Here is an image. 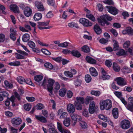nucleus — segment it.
Returning <instances> with one entry per match:
<instances>
[{
	"instance_id": "1",
	"label": "nucleus",
	"mask_w": 133,
	"mask_h": 133,
	"mask_svg": "<svg viewBox=\"0 0 133 133\" xmlns=\"http://www.w3.org/2000/svg\"><path fill=\"white\" fill-rule=\"evenodd\" d=\"M112 102L111 100L108 99L103 100L100 102V109L109 110L112 107Z\"/></svg>"
},
{
	"instance_id": "2",
	"label": "nucleus",
	"mask_w": 133,
	"mask_h": 133,
	"mask_svg": "<svg viewBox=\"0 0 133 133\" xmlns=\"http://www.w3.org/2000/svg\"><path fill=\"white\" fill-rule=\"evenodd\" d=\"M112 19V18L107 15H103L100 16V25L103 26L105 24L108 25L109 23L107 20L111 21Z\"/></svg>"
},
{
	"instance_id": "3",
	"label": "nucleus",
	"mask_w": 133,
	"mask_h": 133,
	"mask_svg": "<svg viewBox=\"0 0 133 133\" xmlns=\"http://www.w3.org/2000/svg\"><path fill=\"white\" fill-rule=\"evenodd\" d=\"M98 110V107L97 106H95L94 101H92L90 103L89 109V112L90 113L93 114Z\"/></svg>"
},
{
	"instance_id": "4",
	"label": "nucleus",
	"mask_w": 133,
	"mask_h": 133,
	"mask_svg": "<svg viewBox=\"0 0 133 133\" xmlns=\"http://www.w3.org/2000/svg\"><path fill=\"white\" fill-rule=\"evenodd\" d=\"M50 21H48L47 22H38V28L41 30L44 29H49L52 27V26H48L47 27H43V26H46L48 25L50 22Z\"/></svg>"
},
{
	"instance_id": "5",
	"label": "nucleus",
	"mask_w": 133,
	"mask_h": 133,
	"mask_svg": "<svg viewBox=\"0 0 133 133\" xmlns=\"http://www.w3.org/2000/svg\"><path fill=\"white\" fill-rule=\"evenodd\" d=\"M115 81L118 85L121 86H124L127 84V81L122 77H117L116 78Z\"/></svg>"
},
{
	"instance_id": "6",
	"label": "nucleus",
	"mask_w": 133,
	"mask_h": 133,
	"mask_svg": "<svg viewBox=\"0 0 133 133\" xmlns=\"http://www.w3.org/2000/svg\"><path fill=\"white\" fill-rule=\"evenodd\" d=\"M79 22L85 26H91L92 25V24L91 22H90L88 20L85 18H81L79 19Z\"/></svg>"
},
{
	"instance_id": "7",
	"label": "nucleus",
	"mask_w": 133,
	"mask_h": 133,
	"mask_svg": "<svg viewBox=\"0 0 133 133\" xmlns=\"http://www.w3.org/2000/svg\"><path fill=\"white\" fill-rule=\"evenodd\" d=\"M121 127L123 129H127L130 126V122L127 120H123L121 123Z\"/></svg>"
},
{
	"instance_id": "8",
	"label": "nucleus",
	"mask_w": 133,
	"mask_h": 133,
	"mask_svg": "<svg viewBox=\"0 0 133 133\" xmlns=\"http://www.w3.org/2000/svg\"><path fill=\"white\" fill-rule=\"evenodd\" d=\"M48 84L47 85V88L48 91L52 94V86L55 82V81L52 79H49L48 80Z\"/></svg>"
},
{
	"instance_id": "9",
	"label": "nucleus",
	"mask_w": 133,
	"mask_h": 133,
	"mask_svg": "<svg viewBox=\"0 0 133 133\" xmlns=\"http://www.w3.org/2000/svg\"><path fill=\"white\" fill-rule=\"evenodd\" d=\"M106 8L108 9V11L111 14L115 15L118 13V10L115 7L110 6H106Z\"/></svg>"
},
{
	"instance_id": "10",
	"label": "nucleus",
	"mask_w": 133,
	"mask_h": 133,
	"mask_svg": "<svg viewBox=\"0 0 133 133\" xmlns=\"http://www.w3.org/2000/svg\"><path fill=\"white\" fill-rule=\"evenodd\" d=\"M32 13L31 8L29 6H26L24 9V14L26 17H29L31 16Z\"/></svg>"
},
{
	"instance_id": "11",
	"label": "nucleus",
	"mask_w": 133,
	"mask_h": 133,
	"mask_svg": "<svg viewBox=\"0 0 133 133\" xmlns=\"http://www.w3.org/2000/svg\"><path fill=\"white\" fill-rule=\"evenodd\" d=\"M11 123L15 126H17L21 123L22 120L19 118H14L11 119Z\"/></svg>"
},
{
	"instance_id": "12",
	"label": "nucleus",
	"mask_w": 133,
	"mask_h": 133,
	"mask_svg": "<svg viewBox=\"0 0 133 133\" xmlns=\"http://www.w3.org/2000/svg\"><path fill=\"white\" fill-rule=\"evenodd\" d=\"M101 73L102 74L101 78L103 80H106L109 79L110 77V76L107 75V74L104 70L103 68H101Z\"/></svg>"
},
{
	"instance_id": "13",
	"label": "nucleus",
	"mask_w": 133,
	"mask_h": 133,
	"mask_svg": "<svg viewBox=\"0 0 133 133\" xmlns=\"http://www.w3.org/2000/svg\"><path fill=\"white\" fill-rule=\"evenodd\" d=\"M57 128L58 130L61 132L64 133H70L69 131L65 130L62 128V124L59 123L57 122Z\"/></svg>"
},
{
	"instance_id": "14",
	"label": "nucleus",
	"mask_w": 133,
	"mask_h": 133,
	"mask_svg": "<svg viewBox=\"0 0 133 133\" xmlns=\"http://www.w3.org/2000/svg\"><path fill=\"white\" fill-rule=\"evenodd\" d=\"M72 119L74 121H79L81 119V117L79 115L75 114H72L70 115Z\"/></svg>"
},
{
	"instance_id": "15",
	"label": "nucleus",
	"mask_w": 133,
	"mask_h": 133,
	"mask_svg": "<svg viewBox=\"0 0 133 133\" xmlns=\"http://www.w3.org/2000/svg\"><path fill=\"white\" fill-rule=\"evenodd\" d=\"M67 109L68 111L70 113H73L75 110L74 106L72 104L69 103L67 106Z\"/></svg>"
},
{
	"instance_id": "16",
	"label": "nucleus",
	"mask_w": 133,
	"mask_h": 133,
	"mask_svg": "<svg viewBox=\"0 0 133 133\" xmlns=\"http://www.w3.org/2000/svg\"><path fill=\"white\" fill-rule=\"evenodd\" d=\"M35 6L37 8L39 11H43L44 10L43 5L41 3L36 1L35 2Z\"/></svg>"
},
{
	"instance_id": "17",
	"label": "nucleus",
	"mask_w": 133,
	"mask_h": 133,
	"mask_svg": "<svg viewBox=\"0 0 133 133\" xmlns=\"http://www.w3.org/2000/svg\"><path fill=\"white\" fill-rule=\"evenodd\" d=\"M86 61L88 63L92 64H95L96 63V61L90 56H87L85 58Z\"/></svg>"
},
{
	"instance_id": "18",
	"label": "nucleus",
	"mask_w": 133,
	"mask_h": 133,
	"mask_svg": "<svg viewBox=\"0 0 133 133\" xmlns=\"http://www.w3.org/2000/svg\"><path fill=\"white\" fill-rule=\"evenodd\" d=\"M35 117L36 119L42 123H46L47 122L46 118L43 116L36 115Z\"/></svg>"
},
{
	"instance_id": "19",
	"label": "nucleus",
	"mask_w": 133,
	"mask_h": 133,
	"mask_svg": "<svg viewBox=\"0 0 133 133\" xmlns=\"http://www.w3.org/2000/svg\"><path fill=\"white\" fill-rule=\"evenodd\" d=\"M112 114L114 118H117L118 116V109L116 108H114L112 110Z\"/></svg>"
},
{
	"instance_id": "20",
	"label": "nucleus",
	"mask_w": 133,
	"mask_h": 133,
	"mask_svg": "<svg viewBox=\"0 0 133 133\" xmlns=\"http://www.w3.org/2000/svg\"><path fill=\"white\" fill-rule=\"evenodd\" d=\"M90 74L94 76H96L98 75V72L96 69L93 67H91L89 69Z\"/></svg>"
},
{
	"instance_id": "21",
	"label": "nucleus",
	"mask_w": 133,
	"mask_h": 133,
	"mask_svg": "<svg viewBox=\"0 0 133 133\" xmlns=\"http://www.w3.org/2000/svg\"><path fill=\"white\" fill-rule=\"evenodd\" d=\"M71 53L73 56L77 57H79L81 55L80 53L77 50H73L71 52Z\"/></svg>"
},
{
	"instance_id": "22",
	"label": "nucleus",
	"mask_w": 133,
	"mask_h": 133,
	"mask_svg": "<svg viewBox=\"0 0 133 133\" xmlns=\"http://www.w3.org/2000/svg\"><path fill=\"white\" fill-rule=\"evenodd\" d=\"M94 29L95 32L97 35L100 34V27L98 24H96L94 25Z\"/></svg>"
},
{
	"instance_id": "23",
	"label": "nucleus",
	"mask_w": 133,
	"mask_h": 133,
	"mask_svg": "<svg viewBox=\"0 0 133 133\" xmlns=\"http://www.w3.org/2000/svg\"><path fill=\"white\" fill-rule=\"evenodd\" d=\"M42 17V15L40 13H36L35 15L34 18L35 20L38 21Z\"/></svg>"
},
{
	"instance_id": "24",
	"label": "nucleus",
	"mask_w": 133,
	"mask_h": 133,
	"mask_svg": "<svg viewBox=\"0 0 133 133\" xmlns=\"http://www.w3.org/2000/svg\"><path fill=\"white\" fill-rule=\"evenodd\" d=\"M113 42L114 43V47L113 48V50L114 51L118 50L119 49V46L118 42L115 40H113Z\"/></svg>"
},
{
	"instance_id": "25",
	"label": "nucleus",
	"mask_w": 133,
	"mask_h": 133,
	"mask_svg": "<svg viewBox=\"0 0 133 133\" xmlns=\"http://www.w3.org/2000/svg\"><path fill=\"white\" fill-rule=\"evenodd\" d=\"M11 8L15 13H19V12L18 7L16 5H11Z\"/></svg>"
},
{
	"instance_id": "26",
	"label": "nucleus",
	"mask_w": 133,
	"mask_h": 133,
	"mask_svg": "<svg viewBox=\"0 0 133 133\" xmlns=\"http://www.w3.org/2000/svg\"><path fill=\"white\" fill-rule=\"evenodd\" d=\"M82 50L84 52L88 53L90 51V49L89 47L85 45L81 48Z\"/></svg>"
},
{
	"instance_id": "27",
	"label": "nucleus",
	"mask_w": 133,
	"mask_h": 133,
	"mask_svg": "<svg viewBox=\"0 0 133 133\" xmlns=\"http://www.w3.org/2000/svg\"><path fill=\"white\" fill-rule=\"evenodd\" d=\"M77 101H75V102L79 103L81 104H84L85 103V100H84V98L81 97H76Z\"/></svg>"
},
{
	"instance_id": "28",
	"label": "nucleus",
	"mask_w": 133,
	"mask_h": 133,
	"mask_svg": "<svg viewBox=\"0 0 133 133\" xmlns=\"http://www.w3.org/2000/svg\"><path fill=\"white\" fill-rule=\"evenodd\" d=\"M121 70L125 74L129 73L131 72V69L126 67H124L122 68Z\"/></svg>"
},
{
	"instance_id": "29",
	"label": "nucleus",
	"mask_w": 133,
	"mask_h": 133,
	"mask_svg": "<svg viewBox=\"0 0 133 133\" xmlns=\"http://www.w3.org/2000/svg\"><path fill=\"white\" fill-rule=\"evenodd\" d=\"M74 105L76 108L77 110H81L82 109V106L81 104L79 103L75 102Z\"/></svg>"
},
{
	"instance_id": "30",
	"label": "nucleus",
	"mask_w": 133,
	"mask_h": 133,
	"mask_svg": "<svg viewBox=\"0 0 133 133\" xmlns=\"http://www.w3.org/2000/svg\"><path fill=\"white\" fill-rule=\"evenodd\" d=\"M22 39L23 41L25 42H27L30 39V36L28 34H26L24 35L22 37Z\"/></svg>"
},
{
	"instance_id": "31",
	"label": "nucleus",
	"mask_w": 133,
	"mask_h": 133,
	"mask_svg": "<svg viewBox=\"0 0 133 133\" xmlns=\"http://www.w3.org/2000/svg\"><path fill=\"white\" fill-rule=\"evenodd\" d=\"M86 17L93 22H95L96 21L95 17L92 14L87 13L86 14Z\"/></svg>"
},
{
	"instance_id": "32",
	"label": "nucleus",
	"mask_w": 133,
	"mask_h": 133,
	"mask_svg": "<svg viewBox=\"0 0 133 133\" xmlns=\"http://www.w3.org/2000/svg\"><path fill=\"white\" fill-rule=\"evenodd\" d=\"M93 97L90 96H88L85 98V104L87 105L88 104L89 102L93 100Z\"/></svg>"
},
{
	"instance_id": "33",
	"label": "nucleus",
	"mask_w": 133,
	"mask_h": 133,
	"mask_svg": "<svg viewBox=\"0 0 133 133\" xmlns=\"http://www.w3.org/2000/svg\"><path fill=\"white\" fill-rule=\"evenodd\" d=\"M66 90L65 89H62L60 90L59 92V95L62 97L64 96L66 93Z\"/></svg>"
},
{
	"instance_id": "34",
	"label": "nucleus",
	"mask_w": 133,
	"mask_h": 133,
	"mask_svg": "<svg viewBox=\"0 0 133 133\" xmlns=\"http://www.w3.org/2000/svg\"><path fill=\"white\" fill-rule=\"evenodd\" d=\"M18 82L21 84H23L25 83V80L24 78L22 76H19L17 78Z\"/></svg>"
},
{
	"instance_id": "35",
	"label": "nucleus",
	"mask_w": 133,
	"mask_h": 133,
	"mask_svg": "<svg viewBox=\"0 0 133 133\" xmlns=\"http://www.w3.org/2000/svg\"><path fill=\"white\" fill-rule=\"evenodd\" d=\"M79 123L80 125L83 128H86L87 127V123L83 121H81L80 120V121H79Z\"/></svg>"
},
{
	"instance_id": "36",
	"label": "nucleus",
	"mask_w": 133,
	"mask_h": 133,
	"mask_svg": "<svg viewBox=\"0 0 133 133\" xmlns=\"http://www.w3.org/2000/svg\"><path fill=\"white\" fill-rule=\"evenodd\" d=\"M113 68L114 70L116 72H118L120 70L119 67L117 64L115 63H113Z\"/></svg>"
},
{
	"instance_id": "37",
	"label": "nucleus",
	"mask_w": 133,
	"mask_h": 133,
	"mask_svg": "<svg viewBox=\"0 0 133 133\" xmlns=\"http://www.w3.org/2000/svg\"><path fill=\"white\" fill-rule=\"evenodd\" d=\"M126 31L127 32V34L128 35H133V30L131 27H129L126 28Z\"/></svg>"
},
{
	"instance_id": "38",
	"label": "nucleus",
	"mask_w": 133,
	"mask_h": 133,
	"mask_svg": "<svg viewBox=\"0 0 133 133\" xmlns=\"http://www.w3.org/2000/svg\"><path fill=\"white\" fill-rule=\"evenodd\" d=\"M85 78L86 82L88 83L90 82L91 81L92 79L91 76L89 74L85 75Z\"/></svg>"
},
{
	"instance_id": "39",
	"label": "nucleus",
	"mask_w": 133,
	"mask_h": 133,
	"mask_svg": "<svg viewBox=\"0 0 133 133\" xmlns=\"http://www.w3.org/2000/svg\"><path fill=\"white\" fill-rule=\"evenodd\" d=\"M63 124L66 127H68L70 124V119L69 118H66L63 121Z\"/></svg>"
},
{
	"instance_id": "40",
	"label": "nucleus",
	"mask_w": 133,
	"mask_h": 133,
	"mask_svg": "<svg viewBox=\"0 0 133 133\" xmlns=\"http://www.w3.org/2000/svg\"><path fill=\"white\" fill-rule=\"evenodd\" d=\"M44 66L46 68H48L50 69H53V66L52 64L49 63H46L44 64Z\"/></svg>"
},
{
	"instance_id": "41",
	"label": "nucleus",
	"mask_w": 133,
	"mask_h": 133,
	"mask_svg": "<svg viewBox=\"0 0 133 133\" xmlns=\"http://www.w3.org/2000/svg\"><path fill=\"white\" fill-rule=\"evenodd\" d=\"M15 97L13 95L11 96L10 98H8V99L11 101L12 102V105L13 107H14L15 105Z\"/></svg>"
},
{
	"instance_id": "42",
	"label": "nucleus",
	"mask_w": 133,
	"mask_h": 133,
	"mask_svg": "<svg viewBox=\"0 0 133 133\" xmlns=\"http://www.w3.org/2000/svg\"><path fill=\"white\" fill-rule=\"evenodd\" d=\"M0 94L1 95L3 96L4 97L7 98V100H8V98H9L8 97L9 95V94L7 91H3Z\"/></svg>"
},
{
	"instance_id": "43",
	"label": "nucleus",
	"mask_w": 133,
	"mask_h": 133,
	"mask_svg": "<svg viewBox=\"0 0 133 133\" xmlns=\"http://www.w3.org/2000/svg\"><path fill=\"white\" fill-rule=\"evenodd\" d=\"M43 76L41 75H37L35 76L34 78L35 80L38 82L40 81L42 79Z\"/></svg>"
},
{
	"instance_id": "44",
	"label": "nucleus",
	"mask_w": 133,
	"mask_h": 133,
	"mask_svg": "<svg viewBox=\"0 0 133 133\" xmlns=\"http://www.w3.org/2000/svg\"><path fill=\"white\" fill-rule=\"evenodd\" d=\"M31 105L30 104H27L24 106V109L27 111H29L31 108Z\"/></svg>"
},
{
	"instance_id": "45",
	"label": "nucleus",
	"mask_w": 133,
	"mask_h": 133,
	"mask_svg": "<svg viewBox=\"0 0 133 133\" xmlns=\"http://www.w3.org/2000/svg\"><path fill=\"white\" fill-rule=\"evenodd\" d=\"M28 44L29 47L32 48H34L35 46V43L31 41H29Z\"/></svg>"
},
{
	"instance_id": "46",
	"label": "nucleus",
	"mask_w": 133,
	"mask_h": 133,
	"mask_svg": "<svg viewBox=\"0 0 133 133\" xmlns=\"http://www.w3.org/2000/svg\"><path fill=\"white\" fill-rule=\"evenodd\" d=\"M125 52L124 51L123 49H120L118 52L116 53L117 55L121 56L122 55H124L125 54Z\"/></svg>"
},
{
	"instance_id": "47",
	"label": "nucleus",
	"mask_w": 133,
	"mask_h": 133,
	"mask_svg": "<svg viewBox=\"0 0 133 133\" xmlns=\"http://www.w3.org/2000/svg\"><path fill=\"white\" fill-rule=\"evenodd\" d=\"M68 26L70 28L75 27L77 28H78V27L77 25V24L75 23H69L68 24Z\"/></svg>"
},
{
	"instance_id": "48",
	"label": "nucleus",
	"mask_w": 133,
	"mask_h": 133,
	"mask_svg": "<svg viewBox=\"0 0 133 133\" xmlns=\"http://www.w3.org/2000/svg\"><path fill=\"white\" fill-rule=\"evenodd\" d=\"M69 44V43L65 42L63 43H61L59 44L58 45V46L62 47H65L68 45Z\"/></svg>"
},
{
	"instance_id": "49",
	"label": "nucleus",
	"mask_w": 133,
	"mask_h": 133,
	"mask_svg": "<svg viewBox=\"0 0 133 133\" xmlns=\"http://www.w3.org/2000/svg\"><path fill=\"white\" fill-rule=\"evenodd\" d=\"M36 107L37 109L41 110L44 108L43 105L41 103H38L36 106Z\"/></svg>"
},
{
	"instance_id": "50",
	"label": "nucleus",
	"mask_w": 133,
	"mask_h": 133,
	"mask_svg": "<svg viewBox=\"0 0 133 133\" xmlns=\"http://www.w3.org/2000/svg\"><path fill=\"white\" fill-rule=\"evenodd\" d=\"M105 65L108 67H110L112 64L111 60H107L105 62Z\"/></svg>"
},
{
	"instance_id": "51",
	"label": "nucleus",
	"mask_w": 133,
	"mask_h": 133,
	"mask_svg": "<svg viewBox=\"0 0 133 133\" xmlns=\"http://www.w3.org/2000/svg\"><path fill=\"white\" fill-rule=\"evenodd\" d=\"M126 108L127 109L131 112L133 111V104H128Z\"/></svg>"
},
{
	"instance_id": "52",
	"label": "nucleus",
	"mask_w": 133,
	"mask_h": 133,
	"mask_svg": "<svg viewBox=\"0 0 133 133\" xmlns=\"http://www.w3.org/2000/svg\"><path fill=\"white\" fill-rule=\"evenodd\" d=\"M103 2L109 5H113L114 3L112 0H105L103 1Z\"/></svg>"
},
{
	"instance_id": "53",
	"label": "nucleus",
	"mask_w": 133,
	"mask_h": 133,
	"mask_svg": "<svg viewBox=\"0 0 133 133\" xmlns=\"http://www.w3.org/2000/svg\"><path fill=\"white\" fill-rule=\"evenodd\" d=\"M99 91H95L92 90L91 92V94L96 96H98L100 94Z\"/></svg>"
},
{
	"instance_id": "54",
	"label": "nucleus",
	"mask_w": 133,
	"mask_h": 133,
	"mask_svg": "<svg viewBox=\"0 0 133 133\" xmlns=\"http://www.w3.org/2000/svg\"><path fill=\"white\" fill-rule=\"evenodd\" d=\"M130 44V41H126L123 44L124 48L125 49L128 48Z\"/></svg>"
},
{
	"instance_id": "55",
	"label": "nucleus",
	"mask_w": 133,
	"mask_h": 133,
	"mask_svg": "<svg viewBox=\"0 0 133 133\" xmlns=\"http://www.w3.org/2000/svg\"><path fill=\"white\" fill-rule=\"evenodd\" d=\"M5 40V35L2 34H0V42H2Z\"/></svg>"
},
{
	"instance_id": "56",
	"label": "nucleus",
	"mask_w": 133,
	"mask_h": 133,
	"mask_svg": "<svg viewBox=\"0 0 133 133\" xmlns=\"http://www.w3.org/2000/svg\"><path fill=\"white\" fill-rule=\"evenodd\" d=\"M27 84H29L31 86L34 87V84L32 83L31 82V80L30 79H26V81L25 80V83Z\"/></svg>"
},
{
	"instance_id": "57",
	"label": "nucleus",
	"mask_w": 133,
	"mask_h": 133,
	"mask_svg": "<svg viewBox=\"0 0 133 133\" xmlns=\"http://www.w3.org/2000/svg\"><path fill=\"white\" fill-rule=\"evenodd\" d=\"M82 113L83 115L85 117H88V112L87 109H83Z\"/></svg>"
},
{
	"instance_id": "58",
	"label": "nucleus",
	"mask_w": 133,
	"mask_h": 133,
	"mask_svg": "<svg viewBox=\"0 0 133 133\" xmlns=\"http://www.w3.org/2000/svg\"><path fill=\"white\" fill-rule=\"evenodd\" d=\"M65 75L66 76L71 77H72V73L68 71H66L64 72Z\"/></svg>"
},
{
	"instance_id": "59",
	"label": "nucleus",
	"mask_w": 133,
	"mask_h": 133,
	"mask_svg": "<svg viewBox=\"0 0 133 133\" xmlns=\"http://www.w3.org/2000/svg\"><path fill=\"white\" fill-rule=\"evenodd\" d=\"M42 51L45 54L47 55H50L51 54V53L47 50L45 49H42Z\"/></svg>"
},
{
	"instance_id": "60",
	"label": "nucleus",
	"mask_w": 133,
	"mask_h": 133,
	"mask_svg": "<svg viewBox=\"0 0 133 133\" xmlns=\"http://www.w3.org/2000/svg\"><path fill=\"white\" fill-rule=\"evenodd\" d=\"M4 84L8 88H11L12 87V85L11 84H9L8 82L7 81H5Z\"/></svg>"
},
{
	"instance_id": "61",
	"label": "nucleus",
	"mask_w": 133,
	"mask_h": 133,
	"mask_svg": "<svg viewBox=\"0 0 133 133\" xmlns=\"http://www.w3.org/2000/svg\"><path fill=\"white\" fill-rule=\"evenodd\" d=\"M110 31L115 37L117 36L118 34L115 30L112 29L110 30Z\"/></svg>"
},
{
	"instance_id": "62",
	"label": "nucleus",
	"mask_w": 133,
	"mask_h": 133,
	"mask_svg": "<svg viewBox=\"0 0 133 133\" xmlns=\"http://www.w3.org/2000/svg\"><path fill=\"white\" fill-rule=\"evenodd\" d=\"M15 54L17 55L16 58L17 59H24L25 58L24 56L22 55L18 54L17 53H16Z\"/></svg>"
},
{
	"instance_id": "63",
	"label": "nucleus",
	"mask_w": 133,
	"mask_h": 133,
	"mask_svg": "<svg viewBox=\"0 0 133 133\" xmlns=\"http://www.w3.org/2000/svg\"><path fill=\"white\" fill-rule=\"evenodd\" d=\"M49 130L50 133H58L55 129L53 128H49Z\"/></svg>"
},
{
	"instance_id": "64",
	"label": "nucleus",
	"mask_w": 133,
	"mask_h": 133,
	"mask_svg": "<svg viewBox=\"0 0 133 133\" xmlns=\"http://www.w3.org/2000/svg\"><path fill=\"white\" fill-rule=\"evenodd\" d=\"M122 15L124 17V18L125 19L126 17H128L129 15L128 14V13L127 11H124L122 13Z\"/></svg>"
}]
</instances>
